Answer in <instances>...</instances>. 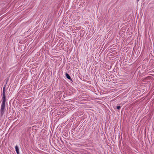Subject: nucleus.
<instances>
[{"instance_id":"obj_1","label":"nucleus","mask_w":154,"mask_h":154,"mask_svg":"<svg viewBox=\"0 0 154 154\" xmlns=\"http://www.w3.org/2000/svg\"><path fill=\"white\" fill-rule=\"evenodd\" d=\"M5 85L3 89L2 95V102L0 109L1 116L3 115L4 113L5 107L6 97L5 91Z\"/></svg>"},{"instance_id":"obj_2","label":"nucleus","mask_w":154,"mask_h":154,"mask_svg":"<svg viewBox=\"0 0 154 154\" xmlns=\"http://www.w3.org/2000/svg\"><path fill=\"white\" fill-rule=\"evenodd\" d=\"M65 75L66 77L67 78V79L70 80L72 81L71 77H70V76H69L67 72H66L65 73Z\"/></svg>"},{"instance_id":"obj_3","label":"nucleus","mask_w":154,"mask_h":154,"mask_svg":"<svg viewBox=\"0 0 154 154\" xmlns=\"http://www.w3.org/2000/svg\"><path fill=\"white\" fill-rule=\"evenodd\" d=\"M15 150L17 154H19V148L17 146H15Z\"/></svg>"},{"instance_id":"obj_4","label":"nucleus","mask_w":154,"mask_h":154,"mask_svg":"<svg viewBox=\"0 0 154 154\" xmlns=\"http://www.w3.org/2000/svg\"><path fill=\"white\" fill-rule=\"evenodd\" d=\"M121 106H117V109H120V108H121Z\"/></svg>"},{"instance_id":"obj_5","label":"nucleus","mask_w":154,"mask_h":154,"mask_svg":"<svg viewBox=\"0 0 154 154\" xmlns=\"http://www.w3.org/2000/svg\"><path fill=\"white\" fill-rule=\"evenodd\" d=\"M139 1V0H137V2H138Z\"/></svg>"}]
</instances>
